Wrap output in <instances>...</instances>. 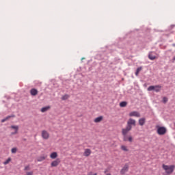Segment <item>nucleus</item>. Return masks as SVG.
Masks as SVG:
<instances>
[{
  "label": "nucleus",
  "mask_w": 175,
  "mask_h": 175,
  "mask_svg": "<svg viewBox=\"0 0 175 175\" xmlns=\"http://www.w3.org/2000/svg\"><path fill=\"white\" fill-rule=\"evenodd\" d=\"M161 88H162V86L158 85H151L148 88V91H155V92H159L161 91Z\"/></svg>",
  "instance_id": "20e7f679"
},
{
  "label": "nucleus",
  "mask_w": 175,
  "mask_h": 175,
  "mask_svg": "<svg viewBox=\"0 0 175 175\" xmlns=\"http://www.w3.org/2000/svg\"><path fill=\"white\" fill-rule=\"evenodd\" d=\"M128 170H129V165H128V163H126L124 165V167L121 170L120 174H125L126 173V172H128Z\"/></svg>",
  "instance_id": "9d476101"
},
{
  "label": "nucleus",
  "mask_w": 175,
  "mask_h": 175,
  "mask_svg": "<svg viewBox=\"0 0 175 175\" xmlns=\"http://www.w3.org/2000/svg\"><path fill=\"white\" fill-rule=\"evenodd\" d=\"M107 172H109V170L108 169H105V171H104L105 174H106V173H107Z\"/></svg>",
  "instance_id": "c756f323"
},
{
  "label": "nucleus",
  "mask_w": 175,
  "mask_h": 175,
  "mask_svg": "<svg viewBox=\"0 0 175 175\" xmlns=\"http://www.w3.org/2000/svg\"><path fill=\"white\" fill-rule=\"evenodd\" d=\"M12 117H14V116H7L5 118H4L1 120V122H5L8 121V120H9V118H12Z\"/></svg>",
  "instance_id": "5701e85b"
},
{
  "label": "nucleus",
  "mask_w": 175,
  "mask_h": 175,
  "mask_svg": "<svg viewBox=\"0 0 175 175\" xmlns=\"http://www.w3.org/2000/svg\"><path fill=\"white\" fill-rule=\"evenodd\" d=\"M103 120V116H99L98 118H96L94 119V122H96V124H98V122H100Z\"/></svg>",
  "instance_id": "dca6fc26"
},
{
  "label": "nucleus",
  "mask_w": 175,
  "mask_h": 175,
  "mask_svg": "<svg viewBox=\"0 0 175 175\" xmlns=\"http://www.w3.org/2000/svg\"><path fill=\"white\" fill-rule=\"evenodd\" d=\"M66 99H69V95L68 94H65L63 96H62V100H66Z\"/></svg>",
  "instance_id": "b1692460"
},
{
  "label": "nucleus",
  "mask_w": 175,
  "mask_h": 175,
  "mask_svg": "<svg viewBox=\"0 0 175 175\" xmlns=\"http://www.w3.org/2000/svg\"><path fill=\"white\" fill-rule=\"evenodd\" d=\"M120 148L121 150H122V151H126V152L129 151V149H128V147L124 145L121 146Z\"/></svg>",
  "instance_id": "aec40b11"
},
{
  "label": "nucleus",
  "mask_w": 175,
  "mask_h": 175,
  "mask_svg": "<svg viewBox=\"0 0 175 175\" xmlns=\"http://www.w3.org/2000/svg\"><path fill=\"white\" fill-rule=\"evenodd\" d=\"M128 103L125 101H122L120 103V107H125Z\"/></svg>",
  "instance_id": "4be33fe9"
},
{
  "label": "nucleus",
  "mask_w": 175,
  "mask_h": 175,
  "mask_svg": "<svg viewBox=\"0 0 175 175\" xmlns=\"http://www.w3.org/2000/svg\"><path fill=\"white\" fill-rule=\"evenodd\" d=\"M12 154H16L17 152V148H13L11 150Z\"/></svg>",
  "instance_id": "a878e982"
},
{
  "label": "nucleus",
  "mask_w": 175,
  "mask_h": 175,
  "mask_svg": "<svg viewBox=\"0 0 175 175\" xmlns=\"http://www.w3.org/2000/svg\"><path fill=\"white\" fill-rule=\"evenodd\" d=\"M174 165H166L165 164L163 165V169L165 170V173L167 174H172L173 172H174Z\"/></svg>",
  "instance_id": "f257e3e1"
},
{
  "label": "nucleus",
  "mask_w": 175,
  "mask_h": 175,
  "mask_svg": "<svg viewBox=\"0 0 175 175\" xmlns=\"http://www.w3.org/2000/svg\"><path fill=\"white\" fill-rule=\"evenodd\" d=\"M105 174H106V175H111V173H107V172Z\"/></svg>",
  "instance_id": "2f4dec72"
},
{
  "label": "nucleus",
  "mask_w": 175,
  "mask_h": 175,
  "mask_svg": "<svg viewBox=\"0 0 175 175\" xmlns=\"http://www.w3.org/2000/svg\"><path fill=\"white\" fill-rule=\"evenodd\" d=\"M129 117H140V113L138 111H134L129 114Z\"/></svg>",
  "instance_id": "9b49d317"
},
{
  "label": "nucleus",
  "mask_w": 175,
  "mask_h": 175,
  "mask_svg": "<svg viewBox=\"0 0 175 175\" xmlns=\"http://www.w3.org/2000/svg\"><path fill=\"white\" fill-rule=\"evenodd\" d=\"M91 149H85V151H84V153H83V155L84 157H90V155H91Z\"/></svg>",
  "instance_id": "4468645a"
},
{
  "label": "nucleus",
  "mask_w": 175,
  "mask_h": 175,
  "mask_svg": "<svg viewBox=\"0 0 175 175\" xmlns=\"http://www.w3.org/2000/svg\"><path fill=\"white\" fill-rule=\"evenodd\" d=\"M38 90L35 89V88H32L30 90V94L32 96H36V95H38Z\"/></svg>",
  "instance_id": "f8f14e48"
},
{
  "label": "nucleus",
  "mask_w": 175,
  "mask_h": 175,
  "mask_svg": "<svg viewBox=\"0 0 175 175\" xmlns=\"http://www.w3.org/2000/svg\"><path fill=\"white\" fill-rule=\"evenodd\" d=\"M24 170H31V167L29 165H26L24 168Z\"/></svg>",
  "instance_id": "bb28decb"
},
{
  "label": "nucleus",
  "mask_w": 175,
  "mask_h": 175,
  "mask_svg": "<svg viewBox=\"0 0 175 175\" xmlns=\"http://www.w3.org/2000/svg\"><path fill=\"white\" fill-rule=\"evenodd\" d=\"M132 131V129L131 127H129L128 126H126V128L122 129V136H126L128 135V133Z\"/></svg>",
  "instance_id": "1a4fd4ad"
},
{
  "label": "nucleus",
  "mask_w": 175,
  "mask_h": 175,
  "mask_svg": "<svg viewBox=\"0 0 175 175\" xmlns=\"http://www.w3.org/2000/svg\"><path fill=\"white\" fill-rule=\"evenodd\" d=\"M59 163H61V160L59 159H56L51 162V167H57Z\"/></svg>",
  "instance_id": "6e6552de"
},
{
  "label": "nucleus",
  "mask_w": 175,
  "mask_h": 175,
  "mask_svg": "<svg viewBox=\"0 0 175 175\" xmlns=\"http://www.w3.org/2000/svg\"><path fill=\"white\" fill-rule=\"evenodd\" d=\"M41 137L44 140H49L50 139V133L46 130L41 131Z\"/></svg>",
  "instance_id": "7ed1b4c3"
},
{
  "label": "nucleus",
  "mask_w": 175,
  "mask_h": 175,
  "mask_svg": "<svg viewBox=\"0 0 175 175\" xmlns=\"http://www.w3.org/2000/svg\"><path fill=\"white\" fill-rule=\"evenodd\" d=\"M47 158V156H40L37 159L38 162H43Z\"/></svg>",
  "instance_id": "f3484780"
},
{
  "label": "nucleus",
  "mask_w": 175,
  "mask_h": 175,
  "mask_svg": "<svg viewBox=\"0 0 175 175\" xmlns=\"http://www.w3.org/2000/svg\"><path fill=\"white\" fill-rule=\"evenodd\" d=\"M47 110H50V106L44 107L41 109L42 113H45Z\"/></svg>",
  "instance_id": "6ab92c4d"
},
{
  "label": "nucleus",
  "mask_w": 175,
  "mask_h": 175,
  "mask_svg": "<svg viewBox=\"0 0 175 175\" xmlns=\"http://www.w3.org/2000/svg\"><path fill=\"white\" fill-rule=\"evenodd\" d=\"M172 60H173V62H175V56L173 57Z\"/></svg>",
  "instance_id": "7c9ffc66"
},
{
  "label": "nucleus",
  "mask_w": 175,
  "mask_h": 175,
  "mask_svg": "<svg viewBox=\"0 0 175 175\" xmlns=\"http://www.w3.org/2000/svg\"><path fill=\"white\" fill-rule=\"evenodd\" d=\"M146 124V118H140L139 120V124L141 126H143V125H144Z\"/></svg>",
  "instance_id": "2eb2a0df"
},
{
  "label": "nucleus",
  "mask_w": 175,
  "mask_h": 175,
  "mask_svg": "<svg viewBox=\"0 0 175 175\" xmlns=\"http://www.w3.org/2000/svg\"><path fill=\"white\" fill-rule=\"evenodd\" d=\"M57 157H58V153L57 152H53L50 154V159H55Z\"/></svg>",
  "instance_id": "ddd939ff"
},
{
  "label": "nucleus",
  "mask_w": 175,
  "mask_h": 175,
  "mask_svg": "<svg viewBox=\"0 0 175 175\" xmlns=\"http://www.w3.org/2000/svg\"><path fill=\"white\" fill-rule=\"evenodd\" d=\"M142 69H143L142 67H139L138 68H137V70L135 72V76H139V73H140Z\"/></svg>",
  "instance_id": "412c9836"
},
{
  "label": "nucleus",
  "mask_w": 175,
  "mask_h": 175,
  "mask_svg": "<svg viewBox=\"0 0 175 175\" xmlns=\"http://www.w3.org/2000/svg\"><path fill=\"white\" fill-rule=\"evenodd\" d=\"M167 98H166V97H163V103H166L167 102Z\"/></svg>",
  "instance_id": "cd10ccee"
},
{
  "label": "nucleus",
  "mask_w": 175,
  "mask_h": 175,
  "mask_svg": "<svg viewBox=\"0 0 175 175\" xmlns=\"http://www.w3.org/2000/svg\"><path fill=\"white\" fill-rule=\"evenodd\" d=\"M148 58L149 59H150L151 61H154V59H155L157 58V57L155 55H152V53L150 52L148 55Z\"/></svg>",
  "instance_id": "a211bd4d"
},
{
  "label": "nucleus",
  "mask_w": 175,
  "mask_h": 175,
  "mask_svg": "<svg viewBox=\"0 0 175 175\" xmlns=\"http://www.w3.org/2000/svg\"><path fill=\"white\" fill-rule=\"evenodd\" d=\"M26 175H33V172H27Z\"/></svg>",
  "instance_id": "c85d7f7f"
},
{
  "label": "nucleus",
  "mask_w": 175,
  "mask_h": 175,
  "mask_svg": "<svg viewBox=\"0 0 175 175\" xmlns=\"http://www.w3.org/2000/svg\"><path fill=\"white\" fill-rule=\"evenodd\" d=\"M18 125H12L10 129L14 131L13 132L11 133V135H17L18 133Z\"/></svg>",
  "instance_id": "423d86ee"
},
{
  "label": "nucleus",
  "mask_w": 175,
  "mask_h": 175,
  "mask_svg": "<svg viewBox=\"0 0 175 175\" xmlns=\"http://www.w3.org/2000/svg\"><path fill=\"white\" fill-rule=\"evenodd\" d=\"M127 126H129V128H131V129L132 126H136V120L132 118L129 119V120L127 121Z\"/></svg>",
  "instance_id": "39448f33"
},
{
  "label": "nucleus",
  "mask_w": 175,
  "mask_h": 175,
  "mask_svg": "<svg viewBox=\"0 0 175 175\" xmlns=\"http://www.w3.org/2000/svg\"><path fill=\"white\" fill-rule=\"evenodd\" d=\"M157 133L160 136H163L166 133V132H167L166 127H164V126H157Z\"/></svg>",
  "instance_id": "f03ea898"
},
{
  "label": "nucleus",
  "mask_w": 175,
  "mask_h": 175,
  "mask_svg": "<svg viewBox=\"0 0 175 175\" xmlns=\"http://www.w3.org/2000/svg\"><path fill=\"white\" fill-rule=\"evenodd\" d=\"M12 161V158L9 157L5 161L3 162V165H8Z\"/></svg>",
  "instance_id": "393cba45"
},
{
  "label": "nucleus",
  "mask_w": 175,
  "mask_h": 175,
  "mask_svg": "<svg viewBox=\"0 0 175 175\" xmlns=\"http://www.w3.org/2000/svg\"><path fill=\"white\" fill-rule=\"evenodd\" d=\"M123 142H129V143H132V142H133V137L129 135H123Z\"/></svg>",
  "instance_id": "0eeeda50"
}]
</instances>
